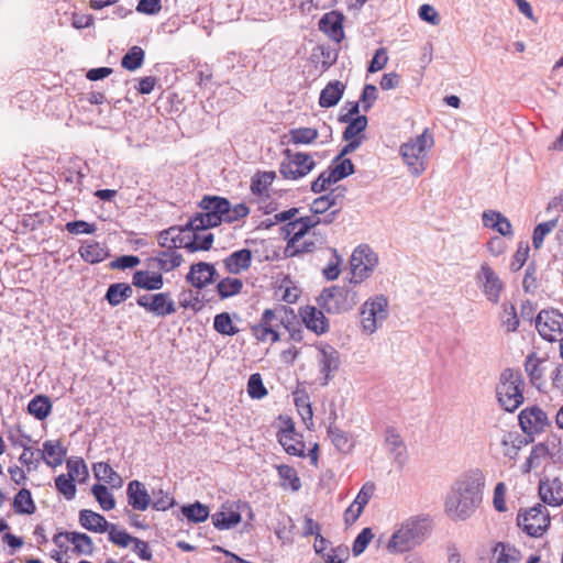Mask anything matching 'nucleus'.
<instances>
[{"instance_id": "f257e3e1", "label": "nucleus", "mask_w": 563, "mask_h": 563, "mask_svg": "<svg viewBox=\"0 0 563 563\" xmlns=\"http://www.w3.org/2000/svg\"><path fill=\"white\" fill-rule=\"evenodd\" d=\"M485 482V475L479 468L461 474L445 498V512L453 519L470 518L482 504Z\"/></svg>"}, {"instance_id": "f03ea898", "label": "nucleus", "mask_w": 563, "mask_h": 563, "mask_svg": "<svg viewBox=\"0 0 563 563\" xmlns=\"http://www.w3.org/2000/svg\"><path fill=\"white\" fill-rule=\"evenodd\" d=\"M431 520L423 516L406 519L393 532L385 548L390 554H402L420 545L430 536Z\"/></svg>"}, {"instance_id": "7ed1b4c3", "label": "nucleus", "mask_w": 563, "mask_h": 563, "mask_svg": "<svg viewBox=\"0 0 563 563\" xmlns=\"http://www.w3.org/2000/svg\"><path fill=\"white\" fill-rule=\"evenodd\" d=\"M526 382L519 369L505 368L496 384V398L499 406L507 412H515L525 402Z\"/></svg>"}, {"instance_id": "20e7f679", "label": "nucleus", "mask_w": 563, "mask_h": 563, "mask_svg": "<svg viewBox=\"0 0 563 563\" xmlns=\"http://www.w3.org/2000/svg\"><path fill=\"white\" fill-rule=\"evenodd\" d=\"M294 319L295 312L290 307L278 305L274 309H265L260 322L251 327V332L257 341L265 342L269 336L275 343L280 340L279 327L285 328Z\"/></svg>"}, {"instance_id": "39448f33", "label": "nucleus", "mask_w": 563, "mask_h": 563, "mask_svg": "<svg viewBox=\"0 0 563 563\" xmlns=\"http://www.w3.org/2000/svg\"><path fill=\"white\" fill-rule=\"evenodd\" d=\"M358 302L356 290L349 284L324 288L317 298L318 306L328 313L340 314L352 310Z\"/></svg>"}, {"instance_id": "423d86ee", "label": "nucleus", "mask_w": 563, "mask_h": 563, "mask_svg": "<svg viewBox=\"0 0 563 563\" xmlns=\"http://www.w3.org/2000/svg\"><path fill=\"white\" fill-rule=\"evenodd\" d=\"M433 143L432 135L426 130L400 146V155L413 176H420L427 169V147H431Z\"/></svg>"}, {"instance_id": "0eeeda50", "label": "nucleus", "mask_w": 563, "mask_h": 563, "mask_svg": "<svg viewBox=\"0 0 563 563\" xmlns=\"http://www.w3.org/2000/svg\"><path fill=\"white\" fill-rule=\"evenodd\" d=\"M550 514L545 506H536L520 510L517 516V525L530 537H541L550 527Z\"/></svg>"}, {"instance_id": "6e6552de", "label": "nucleus", "mask_w": 563, "mask_h": 563, "mask_svg": "<svg viewBox=\"0 0 563 563\" xmlns=\"http://www.w3.org/2000/svg\"><path fill=\"white\" fill-rule=\"evenodd\" d=\"M284 159L279 165V173L285 179L297 180L308 175L316 166V162L308 153L286 148L283 152Z\"/></svg>"}, {"instance_id": "1a4fd4ad", "label": "nucleus", "mask_w": 563, "mask_h": 563, "mask_svg": "<svg viewBox=\"0 0 563 563\" xmlns=\"http://www.w3.org/2000/svg\"><path fill=\"white\" fill-rule=\"evenodd\" d=\"M518 423L527 437H536L547 432L552 422L548 413L538 405H529L518 415Z\"/></svg>"}, {"instance_id": "9d476101", "label": "nucleus", "mask_w": 563, "mask_h": 563, "mask_svg": "<svg viewBox=\"0 0 563 563\" xmlns=\"http://www.w3.org/2000/svg\"><path fill=\"white\" fill-rule=\"evenodd\" d=\"M388 318V300L384 295L366 300L361 307L362 329L367 334L377 330L378 323Z\"/></svg>"}, {"instance_id": "9b49d317", "label": "nucleus", "mask_w": 563, "mask_h": 563, "mask_svg": "<svg viewBox=\"0 0 563 563\" xmlns=\"http://www.w3.org/2000/svg\"><path fill=\"white\" fill-rule=\"evenodd\" d=\"M475 278L486 299L492 303H498L505 284L497 273L487 263H483Z\"/></svg>"}, {"instance_id": "f8f14e48", "label": "nucleus", "mask_w": 563, "mask_h": 563, "mask_svg": "<svg viewBox=\"0 0 563 563\" xmlns=\"http://www.w3.org/2000/svg\"><path fill=\"white\" fill-rule=\"evenodd\" d=\"M536 328L544 340L556 341L563 333V313L554 309L541 310L536 318Z\"/></svg>"}, {"instance_id": "ddd939ff", "label": "nucleus", "mask_w": 563, "mask_h": 563, "mask_svg": "<svg viewBox=\"0 0 563 563\" xmlns=\"http://www.w3.org/2000/svg\"><path fill=\"white\" fill-rule=\"evenodd\" d=\"M136 303L156 317L164 318L176 312V306L169 292L142 295L136 299Z\"/></svg>"}, {"instance_id": "4468645a", "label": "nucleus", "mask_w": 563, "mask_h": 563, "mask_svg": "<svg viewBox=\"0 0 563 563\" xmlns=\"http://www.w3.org/2000/svg\"><path fill=\"white\" fill-rule=\"evenodd\" d=\"M319 225V217H301L286 223L282 231L285 233V238H289L287 242V251H290L297 242L303 239V236L313 228Z\"/></svg>"}, {"instance_id": "2eb2a0df", "label": "nucleus", "mask_w": 563, "mask_h": 563, "mask_svg": "<svg viewBox=\"0 0 563 563\" xmlns=\"http://www.w3.org/2000/svg\"><path fill=\"white\" fill-rule=\"evenodd\" d=\"M217 277L218 272L213 264L199 262L190 266V269L186 275V282L197 289H202L207 285L212 284Z\"/></svg>"}, {"instance_id": "dca6fc26", "label": "nucleus", "mask_w": 563, "mask_h": 563, "mask_svg": "<svg viewBox=\"0 0 563 563\" xmlns=\"http://www.w3.org/2000/svg\"><path fill=\"white\" fill-rule=\"evenodd\" d=\"M344 15L339 11H330L319 20V30L335 43H341L344 38L343 30Z\"/></svg>"}, {"instance_id": "f3484780", "label": "nucleus", "mask_w": 563, "mask_h": 563, "mask_svg": "<svg viewBox=\"0 0 563 563\" xmlns=\"http://www.w3.org/2000/svg\"><path fill=\"white\" fill-rule=\"evenodd\" d=\"M318 351L320 372L324 375L323 385H327L332 378V374L339 369L340 354L335 347L327 343L319 345Z\"/></svg>"}, {"instance_id": "a211bd4d", "label": "nucleus", "mask_w": 563, "mask_h": 563, "mask_svg": "<svg viewBox=\"0 0 563 563\" xmlns=\"http://www.w3.org/2000/svg\"><path fill=\"white\" fill-rule=\"evenodd\" d=\"M190 231H192V229H187V223L184 227H170L159 232L157 238L158 244L162 247L170 250H175L177 247L186 249Z\"/></svg>"}, {"instance_id": "6ab92c4d", "label": "nucleus", "mask_w": 563, "mask_h": 563, "mask_svg": "<svg viewBox=\"0 0 563 563\" xmlns=\"http://www.w3.org/2000/svg\"><path fill=\"white\" fill-rule=\"evenodd\" d=\"M539 496L541 500L550 506L563 504V483L560 478H544L539 482Z\"/></svg>"}, {"instance_id": "aec40b11", "label": "nucleus", "mask_w": 563, "mask_h": 563, "mask_svg": "<svg viewBox=\"0 0 563 563\" xmlns=\"http://www.w3.org/2000/svg\"><path fill=\"white\" fill-rule=\"evenodd\" d=\"M128 504L134 510L144 511L151 505V496L143 483L131 481L126 487Z\"/></svg>"}, {"instance_id": "412c9836", "label": "nucleus", "mask_w": 563, "mask_h": 563, "mask_svg": "<svg viewBox=\"0 0 563 563\" xmlns=\"http://www.w3.org/2000/svg\"><path fill=\"white\" fill-rule=\"evenodd\" d=\"M324 310L307 306L301 312L302 322L308 330L316 334H323L329 331V320L325 318Z\"/></svg>"}, {"instance_id": "4be33fe9", "label": "nucleus", "mask_w": 563, "mask_h": 563, "mask_svg": "<svg viewBox=\"0 0 563 563\" xmlns=\"http://www.w3.org/2000/svg\"><path fill=\"white\" fill-rule=\"evenodd\" d=\"M544 362L545 360L539 357L536 352L529 353L525 360V372L527 373L531 385L537 389H541V386L544 384Z\"/></svg>"}, {"instance_id": "5701e85b", "label": "nucleus", "mask_w": 563, "mask_h": 563, "mask_svg": "<svg viewBox=\"0 0 563 563\" xmlns=\"http://www.w3.org/2000/svg\"><path fill=\"white\" fill-rule=\"evenodd\" d=\"M252 264V251L249 249H242L233 252L223 260L224 268L228 273L238 275L243 271L251 267Z\"/></svg>"}, {"instance_id": "b1692460", "label": "nucleus", "mask_w": 563, "mask_h": 563, "mask_svg": "<svg viewBox=\"0 0 563 563\" xmlns=\"http://www.w3.org/2000/svg\"><path fill=\"white\" fill-rule=\"evenodd\" d=\"M132 285L144 290H159L164 286V277L159 272L135 271Z\"/></svg>"}, {"instance_id": "393cba45", "label": "nucleus", "mask_w": 563, "mask_h": 563, "mask_svg": "<svg viewBox=\"0 0 563 563\" xmlns=\"http://www.w3.org/2000/svg\"><path fill=\"white\" fill-rule=\"evenodd\" d=\"M385 445L394 456L395 462L401 466L407 460L406 448L400 434L394 427L386 429Z\"/></svg>"}, {"instance_id": "a878e982", "label": "nucleus", "mask_w": 563, "mask_h": 563, "mask_svg": "<svg viewBox=\"0 0 563 563\" xmlns=\"http://www.w3.org/2000/svg\"><path fill=\"white\" fill-rule=\"evenodd\" d=\"M345 85L339 80L328 82L321 90L319 106L321 108H332L336 106L343 97Z\"/></svg>"}, {"instance_id": "bb28decb", "label": "nucleus", "mask_w": 563, "mask_h": 563, "mask_svg": "<svg viewBox=\"0 0 563 563\" xmlns=\"http://www.w3.org/2000/svg\"><path fill=\"white\" fill-rule=\"evenodd\" d=\"M79 523L89 531L103 533L109 530L111 522H108L107 519L98 512L82 509L79 511Z\"/></svg>"}, {"instance_id": "cd10ccee", "label": "nucleus", "mask_w": 563, "mask_h": 563, "mask_svg": "<svg viewBox=\"0 0 563 563\" xmlns=\"http://www.w3.org/2000/svg\"><path fill=\"white\" fill-rule=\"evenodd\" d=\"M81 258L89 264H97L110 256L109 250L97 241H88L79 247Z\"/></svg>"}, {"instance_id": "c85d7f7f", "label": "nucleus", "mask_w": 563, "mask_h": 563, "mask_svg": "<svg viewBox=\"0 0 563 563\" xmlns=\"http://www.w3.org/2000/svg\"><path fill=\"white\" fill-rule=\"evenodd\" d=\"M67 450L59 441L47 440L43 443L42 454L43 461L52 467L60 465L66 456Z\"/></svg>"}, {"instance_id": "c756f323", "label": "nucleus", "mask_w": 563, "mask_h": 563, "mask_svg": "<svg viewBox=\"0 0 563 563\" xmlns=\"http://www.w3.org/2000/svg\"><path fill=\"white\" fill-rule=\"evenodd\" d=\"M362 252L354 251L351 256V274L352 277L349 280V284L355 288L356 285H360L363 280L369 277L373 269L365 266L364 262H362Z\"/></svg>"}, {"instance_id": "7c9ffc66", "label": "nucleus", "mask_w": 563, "mask_h": 563, "mask_svg": "<svg viewBox=\"0 0 563 563\" xmlns=\"http://www.w3.org/2000/svg\"><path fill=\"white\" fill-rule=\"evenodd\" d=\"M132 284L126 283H114L111 284L107 292L104 295V299L108 301V303L112 307H117L120 303H122L128 298L132 297L133 295V288Z\"/></svg>"}, {"instance_id": "2f4dec72", "label": "nucleus", "mask_w": 563, "mask_h": 563, "mask_svg": "<svg viewBox=\"0 0 563 563\" xmlns=\"http://www.w3.org/2000/svg\"><path fill=\"white\" fill-rule=\"evenodd\" d=\"M151 261L156 263V267L159 271L170 272L180 266L183 255L175 250L167 249L166 251L158 252Z\"/></svg>"}, {"instance_id": "473e14b6", "label": "nucleus", "mask_w": 563, "mask_h": 563, "mask_svg": "<svg viewBox=\"0 0 563 563\" xmlns=\"http://www.w3.org/2000/svg\"><path fill=\"white\" fill-rule=\"evenodd\" d=\"M520 552L509 543L497 542L493 549L492 563H516Z\"/></svg>"}, {"instance_id": "72a5a7b5", "label": "nucleus", "mask_w": 563, "mask_h": 563, "mask_svg": "<svg viewBox=\"0 0 563 563\" xmlns=\"http://www.w3.org/2000/svg\"><path fill=\"white\" fill-rule=\"evenodd\" d=\"M222 222H224L223 218H219V216L206 211L205 213H196L191 217L187 222V229H192V231H202L216 228Z\"/></svg>"}, {"instance_id": "f704fd0d", "label": "nucleus", "mask_w": 563, "mask_h": 563, "mask_svg": "<svg viewBox=\"0 0 563 563\" xmlns=\"http://www.w3.org/2000/svg\"><path fill=\"white\" fill-rule=\"evenodd\" d=\"M313 235L316 236L314 240L312 239H306L300 240V242H297V245H294L290 251H287V247L285 249V256L286 257H295L303 253H312L316 251L320 245L325 243V235L313 232Z\"/></svg>"}, {"instance_id": "c9c22d12", "label": "nucleus", "mask_w": 563, "mask_h": 563, "mask_svg": "<svg viewBox=\"0 0 563 563\" xmlns=\"http://www.w3.org/2000/svg\"><path fill=\"white\" fill-rule=\"evenodd\" d=\"M92 471L98 481H103L112 487H120L122 485L121 476L107 462L95 463Z\"/></svg>"}, {"instance_id": "e433bc0d", "label": "nucleus", "mask_w": 563, "mask_h": 563, "mask_svg": "<svg viewBox=\"0 0 563 563\" xmlns=\"http://www.w3.org/2000/svg\"><path fill=\"white\" fill-rule=\"evenodd\" d=\"M12 507L18 515H33L36 511L32 494L27 488H22L16 493Z\"/></svg>"}, {"instance_id": "4c0bfd02", "label": "nucleus", "mask_w": 563, "mask_h": 563, "mask_svg": "<svg viewBox=\"0 0 563 563\" xmlns=\"http://www.w3.org/2000/svg\"><path fill=\"white\" fill-rule=\"evenodd\" d=\"M328 435L338 451L349 453L353 449L354 444L350 434L335 424L332 423L328 427Z\"/></svg>"}, {"instance_id": "58836bf2", "label": "nucleus", "mask_w": 563, "mask_h": 563, "mask_svg": "<svg viewBox=\"0 0 563 563\" xmlns=\"http://www.w3.org/2000/svg\"><path fill=\"white\" fill-rule=\"evenodd\" d=\"M199 207L210 213L224 218L229 211V200L219 196H205L199 202Z\"/></svg>"}, {"instance_id": "ea45409f", "label": "nucleus", "mask_w": 563, "mask_h": 563, "mask_svg": "<svg viewBox=\"0 0 563 563\" xmlns=\"http://www.w3.org/2000/svg\"><path fill=\"white\" fill-rule=\"evenodd\" d=\"M27 411L37 420H44L52 411V402L47 396L36 395L29 402Z\"/></svg>"}, {"instance_id": "a19ab883", "label": "nucleus", "mask_w": 563, "mask_h": 563, "mask_svg": "<svg viewBox=\"0 0 563 563\" xmlns=\"http://www.w3.org/2000/svg\"><path fill=\"white\" fill-rule=\"evenodd\" d=\"M549 455V448L544 443L536 444L526 462L521 465L522 474H529L533 468L541 465L542 460Z\"/></svg>"}, {"instance_id": "79ce46f5", "label": "nucleus", "mask_w": 563, "mask_h": 563, "mask_svg": "<svg viewBox=\"0 0 563 563\" xmlns=\"http://www.w3.org/2000/svg\"><path fill=\"white\" fill-rule=\"evenodd\" d=\"M213 526L219 530H228L241 521V514L234 510H221L217 511L211 516Z\"/></svg>"}, {"instance_id": "37998d69", "label": "nucleus", "mask_w": 563, "mask_h": 563, "mask_svg": "<svg viewBox=\"0 0 563 563\" xmlns=\"http://www.w3.org/2000/svg\"><path fill=\"white\" fill-rule=\"evenodd\" d=\"M199 231H190L189 240L186 243V250L190 253H195L198 251H209L212 247L214 235L212 233H207L200 235Z\"/></svg>"}, {"instance_id": "c03bdc74", "label": "nucleus", "mask_w": 563, "mask_h": 563, "mask_svg": "<svg viewBox=\"0 0 563 563\" xmlns=\"http://www.w3.org/2000/svg\"><path fill=\"white\" fill-rule=\"evenodd\" d=\"M345 123L347 124V126L343 131V140L362 139L363 141L365 139V135H363L362 133L366 130L368 124L366 115H357Z\"/></svg>"}, {"instance_id": "a18cd8bd", "label": "nucleus", "mask_w": 563, "mask_h": 563, "mask_svg": "<svg viewBox=\"0 0 563 563\" xmlns=\"http://www.w3.org/2000/svg\"><path fill=\"white\" fill-rule=\"evenodd\" d=\"M317 51H320V56L322 57L320 69L321 71H327L331 66H333L339 57V49L331 48L330 46L319 45L317 48L312 51L311 58L314 60L319 57Z\"/></svg>"}, {"instance_id": "49530a36", "label": "nucleus", "mask_w": 563, "mask_h": 563, "mask_svg": "<svg viewBox=\"0 0 563 563\" xmlns=\"http://www.w3.org/2000/svg\"><path fill=\"white\" fill-rule=\"evenodd\" d=\"M276 178L275 172H258L252 177L251 191L254 195L262 196L268 188L269 185Z\"/></svg>"}, {"instance_id": "de8ad7c7", "label": "nucleus", "mask_w": 563, "mask_h": 563, "mask_svg": "<svg viewBox=\"0 0 563 563\" xmlns=\"http://www.w3.org/2000/svg\"><path fill=\"white\" fill-rule=\"evenodd\" d=\"M145 53L142 47L133 46L122 57L121 65L126 70L133 71L143 65Z\"/></svg>"}, {"instance_id": "09e8293b", "label": "nucleus", "mask_w": 563, "mask_h": 563, "mask_svg": "<svg viewBox=\"0 0 563 563\" xmlns=\"http://www.w3.org/2000/svg\"><path fill=\"white\" fill-rule=\"evenodd\" d=\"M181 512L189 521L195 523L203 522L209 517V508L199 501L184 506Z\"/></svg>"}, {"instance_id": "8fccbe9b", "label": "nucleus", "mask_w": 563, "mask_h": 563, "mask_svg": "<svg viewBox=\"0 0 563 563\" xmlns=\"http://www.w3.org/2000/svg\"><path fill=\"white\" fill-rule=\"evenodd\" d=\"M243 282L239 278L225 277L217 285V290L221 299L235 296L241 292Z\"/></svg>"}, {"instance_id": "3c124183", "label": "nucleus", "mask_w": 563, "mask_h": 563, "mask_svg": "<svg viewBox=\"0 0 563 563\" xmlns=\"http://www.w3.org/2000/svg\"><path fill=\"white\" fill-rule=\"evenodd\" d=\"M70 543L78 554L91 555L95 549L92 539L82 532H70Z\"/></svg>"}, {"instance_id": "603ef678", "label": "nucleus", "mask_w": 563, "mask_h": 563, "mask_svg": "<svg viewBox=\"0 0 563 563\" xmlns=\"http://www.w3.org/2000/svg\"><path fill=\"white\" fill-rule=\"evenodd\" d=\"M91 493L103 510L109 511L115 507V499L107 486L95 484L91 487Z\"/></svg>"}, {"instance_id": "864d4df0", "label": "nucleus", "mask_w": 563, "mask_h": 563, "mask_svg": "<svg viewBox=\"0 0 563 563\" xmlns=\"http://www.w3.org/2000/svg\"><path fill=\"white\" fill-rule=\"evenodd\" d=\"M277 471H278V475L282 479V485L284 487L290 486V488L294 492H297L300 489L301 482L297 474V471L292 466L283 464V465L277 466Z\"/></svg>"}, {"instance_id": "5fc2aeb1", "label": "nucleus", "mask_w": 563, "mask_h": 563, "mask_svg": "<svg viewBox=\"0 0 563 563\" xmlns=\"http://www.w3.org/2000/svg\"><path fill=\"white\" fill-rule=\"evenodd\" d=\"M318 136V130L313 128H296L289 131V137L292 144H311Z\"/></svg>"}, {"instance_id": "6e6d98bb", "label": "nucleus", "mask_w": 563, "mask_h": 563, "mask_svg": "<svg viewBox=\"0 0 563 563\" xmlns=\"http://www.w3.org/2000/svg\"><path fill=\"white\" fill-rule=\"evenodd\" d=\"M538 266L530 262L526 268L522 279V288L526 294L534 295L539 288Z\"/></svg>"}, {"instance_id": "4d7b16f0", "label": "nucleus", "mask_w": 563, "mask_h": 563, "mask_svg": "<svg viewBox=\"0 0 563 563\" xmlns=\"http://www.w3.org/2000/svg\"><path fill=\"white\" fill-rule=\"evenodd\" d=\"M213 328L222 335L232 336L239 332V329L233 325L230 313L228 312H221L214 317Z\"/></svg>"}, {"instance_id": "13d9d810", "label": "nucleus", "mask_w": 563, "mask_h": 563, "mask_svg": "<svg viewBox=\"0 0 563 563\" xmlns=\"http://www.w3.org/2000/svg\"><path fill=\"white\" fill-rule=\"evenodd\" d=\"M556 225H558V220L556 219L539 223L534 228L533 234H532V245H533V247L537 249V250L541 249L545 236L550 232H552L556 228Z\"/></svg>"}, {"instance_id": "bf43d9fd", "label": "nucleus", "mask_w": 563, "mask_h": 563, "mask_svg": "<svg viewBox=\"0 0 563 563\" xmlns=\"http://www.w3.org/2000/svg\"><path fill=\"white\" fill-rule=\"evenodd\" d=\"M501 325L505 327L507 333L516 332L519 327V318L514 305H503Z\"/></svg>"}, {"instance_id": "052dcab7", "label": "nucleus", "mask_w": 563, "mask_h": 563, "mask_svg": "<svg viewBox=\"0 0 563 563\" xmlns=\"http://www.w3.org/2000/svg\"><path fill=\"white\" fill-rule=\"evenodd\" d=\"M56 489L64 495L67 500H71L76 496L75 479L68 475L60 474L55 478Z\"/></svg>"}, {"instance_id": "680f3d73", "label": "nucleus", "mask_w": 563, "mask_h": 563, "mask_svg": "<svg viewBox=\"0 0 563 563\" xmlns=\"http://www.w3.org/2000/svg\"><path fill=\"white\" fill-rule=\"evenodd\" d=\"M106 532H108L109 540L113 544L121 548H128L131 543H133L135 539V537H132L125 530L118 529L117 525L114 523H110L109 530H107Z\"/></svg>"}, {"instance_id": "e2e57ef3", "label": "nucleus", "mask_w": 563, "mask_h": 563, "mask_svg": "<svg viewBox=\"0 0 563 563\" xmlns=\"http://www.w3.org/2000/svg\"><path fill=\"white\" fill-rule=\"evenodd\" d=\"M340 180L336 179L335 174H333L332 166H330L311 183V191L314 194L322 192L328 186Z\"/></svg>"}, {"instance_id": "0e129e2a", "label": "nucleus", "mask_w": 563, "mask_h": 563, "mask_svg": "<svg viewBox=\"0 0 563 563\" xmlns=\"http://www.w3.org/2000/svg\"><path fill=\"white\" fill-rule=\"evenodd\" d=\"M278 442L288 454L299 457L306 456L305 443L297 437L286 438V435H283L278 439Z\"/></svg>"}, {"instance_id": "69168bd1", "label": "nucleus", "mask_w": 563, "mask_h": 563, "mask_svg": "<svg viewBox=\"0 0 563 563\" xmlns=\"http://www.w3.org/2000/svg\"><path fill=\"white\" fill-rule=\"evenodd\" d=\"M66 468L68 472L67 475L73 477L74 479L78 477L79 482H84L88 477V468L85 461L81 457L76 460H67Z\"/></svg>"}, {"instance_id": "338daca9", "label": "nucleus", "mask_w": 563, "mask_h": 563, "mask_svg": "<svg viewBox=\"0 0 563 563\" xmlns=\"http://www.w3.org/2000/svg\"><path fill=\"white\" fill-rule=\"evenodd\" d=\"M247 393L253 399H262L267 395V389L263 384L258 373L252 374L247 382Z\"/></svg>"}, {"instance_id": "774afa93", "label": "nucleus", "mask_w": 563, "mask_h": 563, "mask_svg": "<svg viewBox=\"0 0 563 563\" xmlns=\"http://www.w3.org/2000/svg\"><path fill=\"white\" fill-rule=\"evenodd\" d=\"M350 558V550L345 545H339L330 549L327 554H323L325 563H344Z\"/></svg>"}]
</instances>
